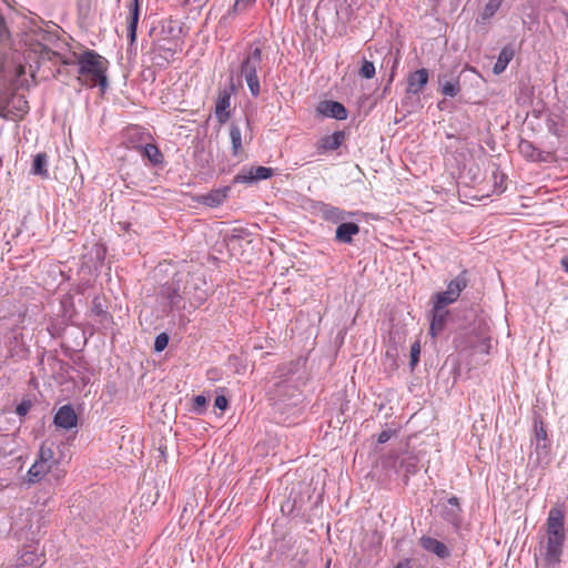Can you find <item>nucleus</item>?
<instances>
[{"label": "nucleus", "mask_w": 568, "mask_h": 568, "mask_svg": "<svg viewBox=\"0 0 568 568\" xmlns=\"http://www.w3.org/2000/svg\"><path fill=\"white\" fill-rule=\"evenodd\" d=\"M565 539V513L559 507H552L546 520V534L539 545L540 556L547 565L560 562Z\"/></svg>", "instance_id": "obj_1"}, {"label": "nucleus", "mask_w": 568, "mask_h": 568, "mask_svg": "<svg viewBox=\"0 0 568 568\" xmlns=\"http://www.w3.org/2000/svg\"><path fill=\"white\" fill-rule=\"evenodd\" d=\"M73 57L74 61L67 63H75L78 65L79 83L91 88L99 85L104 90L108 85V60L93 50L74 53Z\"/></svg>", "instance_id": "obj_2"}, {"label": "nucleus", "mask_w": 568, "mask_h": 568, "mask_svg": "<svg viewBox=\"0 0 568 568\" xmlns=\"http://www.w3.org/2000/svg\"><path fill=\"white\" fill-rule=\"evenodd\" d=\"M262 50L258 47L251 49L241 65V74L244 77L250 92L253 97L261 93L257 71L261 70Z\"/></svg>", "instance_id": "obj_3"}, {"label": "nucleus", "mask_w": 568, "mask_h": 568, "mask_svg": "<svg viewBox=\"0 0 568 568\" xmlns=\"http://www.w3.org/2000/svg\"><path fill=\"white\" fill-rule=\"evenodd\" d=\"M534 452L538 465H548L550 463V440L542 420L535 419L534 436L531 438Z\"/></svg>", "instance_id": "obj_4"}, {"label": "nucleus", "mask_w": 568, "mask_h": 568, "mask_svg": "<svg viewBox=\"0 0 568 568\" xmlns=\"http://www.w3.org/2000/svg\"><path fill=\"white\" fill-rule=\"evenodd\" d=\"M29 112L28 101L22 95H12L6 104L0 106V118L6 120H20Z\"/></svg>", "instance_id": "obj_5"}, {"label": "nucleus", "mask_w": 568, "mask_h": 568, "mask_svg": "<svg viewBox=\"0 0 568 568\" xmlns=\"http://www.w3.org/2000/svg\"><path fill=\"white\" fill-rule=\"evenodd\" d=\"M53 423L57 427L69 430L77 427L78 416L71 405H63L55 413Z\"/></svg>", "instance_id": "obj_6"}, {"label": "nucleus", "mask_w": 568, "mask_h": 568, "mask_svg": "<svg viewBox=\"0 0 568 568\" xmlns=\"http://www.w3.org/2000/svg\"><path fill=\"white\" fill-rule=\"evenodd\" d=\"M272 169L265 166H255L251 168L247 171H242L240 174L235 175V183H252L260 180H266L271 178Z\"/></svg>", "instance_id": "obj_7"}, {"label": "nucleus", "mask_w": 568, "mask_h": 568, "mask_svg": "<svg viewBox=\"0 0 568 568\" xmlns=\"http://www.w3.org/2000/svg\"><path fill=\"white\" fill-rule=\"evenodd\" d=\"M140 6L141 0H130V3L128 6L129 8V17L126 20L128 23V38L130 39L131 43H133L136 39V29L140 18Z\"/></svg>", "instance_id": "obj_8"}, {"label": "nucleus", "mask_w": 568, "mask_h": 568, "mask_svg": "<svg viewBox=\"0 0 568 568\" xmlns=\"http://www.w3.org/2000/svg\"><path fill=\"white\" fill-rule=\"evenodd\" d=\"M317 111L328 118L336 120H345L347 118V111L345 106L336 101H323L318 104Z\"/></svg>", "instance_id": "obj_9"}, {"label": "nucleus", "mask_w": 568, "mask_h": 568, "mask_svg": "<svg viewBox=\"0 0 568 568\" xmlns=\"http://www.w3.org/2000/svg\"><path fill=\"white\" fill-rule=\"evenodd\" d=\"M428 71L419 69L412 72L407 79V92L412 94H419L428 82Z\"/></svg>", "instance_id": "obj_10"}, {"label": "nucleus", "mask_w": 568, "mask_h": 568, "mask_svg": "<svg viewBox=\"0 0 568 568\" xmlns=\"http://www.w3.org/2000/svg\"><path fill=\"white\" fill-rule=\"evenodd\" d=\"M420 545L425 550L436 555L440 559H445L450 555L448 547L433 537L423 536L420 538Z\"/></svg>", "instance_id": "obj_11"}, {"label": "nucleus", "mask_w": 568, "mask_h": 568, "mask_svg": "<svg viewBox=\"0 0 568 568\" xmlns=\"http://www.w3.org/2000/svg\"><path fill=\"white\" fill-rule=\"evenodd\" d=\"M230 105H231V94L229 91L223 90L219 93L216 103H215V115L220 123H225L230 118Z\"/></svg>", "instance_id": "obj_12"}, {"label": "nucleus", "mask_w": 568, "mask_h": 568, "mask_svg": "<svg viewBox=\"0 0 568 568\" xmlns=\"http://www.w3.org/2000/svg\"><path fill=\"white\" fill-rule=\"evenodd\" d=\"M447 316H448V311L433 305V317H432L430 328H429V332L433 337H436L438 334L442 333V331L444 329V327L446 325Z\"/></svg>", "instance_id": "obj_13"}, {"label": "nucleus", "mask_w": 568, "mask_h": 568, "mask_svg": "<svg viewBox=\"0 0 568 568\" xmlns=\"http://www.w3.org/2000/svg\"><path fill=\"white\" fill-rule=\"evenodd\" d=\"M359 227L357 224L348 222L342 223L336 229V240L342 243H351L354 235L358 234Z\"/></svg>", "instance_id": "obj_14"}, {"label": "nucleus", "mask_w": 568, "mask_h": 568, "mask_svg": "<svg viewBox=\"0 0 568 568\" xmlns=\"http://www.w3.org/2000/svg\"><path fill=\"white\" fill-rule=\"evenodd\" d=\"M229 191H230V187L214 190V191L203 195L202 202H203V204L211 206V207L219 206L227 197Z\"/></svg>", "instance_id": "obj_15"}, {"label": "nucleus", "mask_w": 568, "mask_h": 568, "mask_svg": "<svg viewBox=\"0 0 568 568\" xmlns=\"http://www.w3.org/2000/svg\"><path fill=\"white\" fill-rule=\"evenodd\" d=\"M343 139L344 134L342 132H335L331 135H326L320 141L318 150L321 153L336 150L341 145Z\"/></svg>", "instance_id": "obj_16"}, {"label": "nucleus", "mask_w": 568, "mask_h": 568, "mask_svg": "<svg viewBox=\"0 0 568 568\" xmlns=\"http://www.w3.org/2000/svg\"><path fill=\"white\" fill-rule=\"evenodd\" d=\"M48 156L45 153H38L33 158L31 173L40 175L41 178H48Z\"/></svg>", "instance_id": "obj_17"}, {"label": "nucleus", "mask_w": 568, "mask_h": 568, "mask_svg": "<svg viewBox=\"0 0 568 568\" xmlns=\"http://www.w3.org/2000/svg\"><path fill=\"white\" fill-rule=\"evenodd\" d=\"M514 50L511 48H504L498 55V59L493 68L495 74H500L505 71L508 63L513 60Z\"/></svg>", "instance_id": "obj_18"}, {"label": "nucleus", "mask_w": 568, "mask_h": 568, "mask_svg": "<svg viewBox=\"0 0 568 568\" xmlns=\"http://www.w3.org/2000/svg\"><path fill=\"white\" fill-rule=\"evenodd\" d=\"M51 466L47 463L40 462L37 459L34 464L30 467L28 474L31 481H36L45 476L50 470Z\"/></svg>", "instance_id": "obj_19"}, {"label": "nucleus", "mask_w": 568, "mask_h": 568, "mask_svg": "<svg viewBox=\"0 0 568 568\" xmlns=\"http://www.w3.org/2000/svg\"><path fill=\"white\" fill-rule=\"evenodd\" d=\"M20 560L27 566H40L43 562L42 555L38 552V549H24L21 552Z\"/></svg>", "instance_id": "obj_20"}, {"label": "nucleus", "mask_w": 568, "mask_h": 568, "mask_svg": "<svg viewBox=\"0 0 568 568\" xmlns=\"http://www.w3.org/2000/svg\"><path fill=\"white\" fill-rule=\"evenodd\" d=\"M230 139L233 154L235 156L240 155L242 152V132L241 129L235 124H232L230 128Z\"/></svg>", "instance_id": "obj_21"}, {"label": "nucleus", "mask_w": 568, "mask_h": 568, "mask_svg": "<svg viewBox=\"0 0 568 568\" xmlns=\"http://www.w3.org/2000/svg\"><path fill=\"white\" fill-rule=\"evenodd\" d=\"M519 152L531 161H539L541 160V153L539 150H537L529 141H521L518 145Z\"/></svg>", "instance_id": "obj_22"}, {"label": "nucleus", "mask_w": 568, "mask_h": 568, "mask_svg": "<svg viewBox=\"0 0 568 568\" xmlns=\"http://www.w3.org/2000/svg\"><path fill=\"white\" fill-rule=\"evenodd\" d=\"M432 301L434 306L445 308L446 305L454 303L455 301H457V298L449 291L446 290L444 292L436 293L435 295H433Z\"/></svg>", "instance_id": "obj_23"}, {"label": "nucleus", "mask_w": 568, "mask_h": 568, "mask_svg": "<svg viewBox=\"0 0 568 568\" xmlns=\"http://www.w3.org/2000/svg\"><path fill=\"white\" fill-rule=\"evenodd\" d=\"M467 286V280L464 275H458L454 280H452L447 285V291H449L456 298L459 297L462 291Z\"/></svg>", "instance_id": "obj_24"}, {"label": "nucleus", "mask_w": 568, "mask_h": 568, "mask_svg": "<svg viewBox=\"0 0 568 568\" xmlns=\"http://www.w3.org/2000/svg\"><path fill=\"white\" fill-rule=\"evenodd\" d=\"M143 154L153 164H160L163 161L162 153L160 152L158 146H155L154 144H146L143 148Z\"/></svg>", "instance_id": "obj_25"}, {"label": "nucleus", "mask_w": 568, "mask_h": 568, "mask_svg": "<svg viewBox=\"0 0 568 568\" xmlns=\"http://www.w3.org/2000/svg\"><path fill=\"white\" fill-rule=\"evenodd\" d=\"M500 4L501 0H489L483 10L481 18L484 20L491 18L499 9Z\"/></svg>", "instance_id": "obj_26"}, {"label": "nucleus", "mask_w": 568, "mask_h": 568, "mask_svg": "<svg viewBox=\"0 0 568 568\" xmlns=\"http://www.w3.org/2000/svg\"><path fill=\"white\" fill-rule=\"evenodd\" d=\"M459 92V83L457 81H446L442 84V93L446 97H456Z\"/></svg>", "instance_id": "obj_27"}, {"label": "nucleus", "mask_w": 568, "mask_h": 568, "mask_svg": "<svg viewBox=\"0 0 568 568\" xmlns=\"http://www.w3.org/2000/svg\"><path fill=\"white\" fill-rule=\"evenodd\" d=\"M38 459L49 464L51 467L54 465V453L50 447L41 446Z\"/></svg>", "instance_id": "obj_28"}, {"label": "nucleus", "mask_w": 568, "mask_h": 568, "mask_svg": "<svg viewBox=\"0 0 568 568\" xmlns=\"http://www.w3.org/2000/svg\"><path fill=\"white\" fill-rule=\"evenodd\" d=\"M375 65L373 62L364 60L358 71V74L364 79H372L375 77Z\"/></svg>", "instance_id": "obj_29"}, {"label": "nucleus", "mask_w": 568, "mask_h": 568, "mask_svg": "<svg viewBox=\"0 0 568 568\" xmlns=\"http://www.w3.org/2000/svg\"><path fill=\"white\" fill-rule=\"evenodd\" d=\"M169 344V336L165 333H161L155 337L154 349L155 352H162Z\"/></svg>", "instance_id": "obj_30"}, {"label": "nucleus", "mask_w": 568, "mask_h": 568, "mask_svg": "<svg viewBox=\"0 0 568 568\" xmlns=\"http://www.w3.org/2000/svg\"><path fill=\"white\" fill-rule=\"evenodd\" d=\"M207 400L203 395H197L193 399V409L196 413H203L206 407Z\"/></svg>", "instance_id": "obj_31"}, {"label": "nucleus", "mask_w": 568, "mask_h": 568, "mask_svg": "<svg viewBox=\"0 0 568 568\" xmlns=\"http://www.w3.org/2000/svg\"><path fill=\"white\" fill-rule=\"evenodd\" d=\"M420 345L419 342H415L410 347V366L414 367L419 361Z\"/></svg>", "instance_id": "obj_32"}, {"label": "nucleus", "mask_w": 568, "mask_h": 568, "mask_svg": "<svg viewBox=\"0 0 568 568\" xmlns=\"http://www.w3.org/2000/svg\"><path fill=\"white\" fill-rule=\"evenodd\" d=\"M325 214H326L327 219H331L334 222H338L344 219V213L336 207H331V209L326 210Z\"/></svg>", "instance_id": "obj_33"}, {"label": "nucleus", "mask_w": 568, "mask_h": 568, "mask_svg": "<svg viewBox=\"0 0 568 568\" xmlns=\"http://www.w3.org/2000/svg\"><path fill=\"white\" fill-rule=\"evenodd\" d=\"M255 0H236L234 3V11H243L254 4Z\"/></svg>", "instance_id": "obj_34"}, {"label": "nucleus", "mask_w": 568, "mask_h": 568, "mask_svg": "<svg viewBox=\"0 0 568 568\" xmlns=\"http://www.w3.org/2000/svg\"><path fill=\"white\" fill-rule=\"evenodd\" d=\"M31 408V402L30 400H22L16 408V413L19 415V416H26L28 414V412L30 410Z\"/></svg>", "instance_id": "obj_35"}, {"label": "nucleus", "mask_w": 568, "mask_h": 568, "mask_svg": "<svg viewBox=\"0 0 568 568\" xmlns=\"http://www.w3.org/2000/svg\"><path fill=\"white\" fill-rule=\"evenodd\" d=\"M229 402L225 396L221 395L215 398L214 406L221 410L226 409Z\"/></svg>", "instance_id": "obj_36"}, {"label": "nucleus", "mask_w": 568, "mask_h": 568, "mask_svg": "<svg viewBox=\"0 0 568 568\" xmlns=\"http://www.w3.org/2000/svg\"><path fill=\"white\" fill-rule=\"evenodd\" d=\"M392 437V432L390 430H383L379 435H378V443L381 444H384L386 442H388Z\"/></svg>", "instance_id": "obj_37"}, {"label": "nucleus", "mask_w": 568, "mask_h": 568, "mask_svg": "<svg viewBox=\"0 0 568 568\" xmlns=\"http://www.w3.org/2000/svg\"><path fill=\"white\" fill-rule=\"evenodd\" d=\"M180 297V294L178 292H174L172 295L169 296L170 303L172 305H176L179 303Z\"/></svg>", "instance_id": "obj_38"}, {"label": "nucleus", "mask_w": 568, "mask_h": 568, "mask_svg": "<svg viewBox=\"0 0 568 568\" xmlns=\"http://www.w3.org/2000/svg\"><path fill=\"white\" fill-rule=\"evenodd\" d=\"M448 504L452 505V506H455L458 508V499L456 497H452L448 499Z\"/></svg>", "instance_id": "obj_39"}, {"label": "nucleus", "mask_w": 568, "mask_h": 568, "mask_svg": "<svg viewBox=\"0 0 568 568\" xmlns=\"http://www.w3.org/2000/svg\"><path fill=\"white\" fill-rule=\"evenodd\" d=\"M561 265L566 272H568V255L561 260Z\"/></svg>", "instance_id": "obj_40"}, {"label": "nucleus", "mask_w": 568, "mask_h": 568, "mask_svg": "<svg viewBox=\"0 0 568 568\" xmlns=\"http://www.w3.org/2000/svg\"><path fill=\"white\" fill-rule=\"evenodd\" d=\"M395 568H410V566L408 561H402Z\"/></svg>", "instance_id": "obj_41"}, {"label": "nucleus", "mask_w": 568, "mask_h": 568, "mask_svg": "<svg viewBox=\"0 0 568 568\" xmlns=\"http://www.w3.org/2000/svg\"><path fill=\"white\" fill-rule=\"evenodd\" d=\"M24 73V68L22 65L19 67V71H18V74H22Z\"/></svg>", "instance_id": "obj_42"}]
</instances>
